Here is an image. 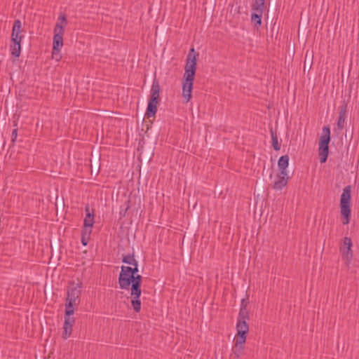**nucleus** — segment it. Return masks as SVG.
Listing matches in <instances>:
<instances>
[{
  "instance_id": "nucleus-1",
  "label": "nucleus",
  "mask_w": 359,
  "mask_h": 359,
  "mask_svg": "<svg viewBox=\"0 0 359 359\" xmlns=\"http://www.w3.org/2000/svg\"><path fill=\"white\" fill-rule=\"evenodd\" d=\"M194 51V49L191 48V52L187 55L184 68L185 72L183 76L182 97L186 103L189 102L192 97L191 93L196 71V59L195 55H191V52Z\"/></svg>"
},
{
  "instance_id": "nucleus-2",
  "label": "nucleus",
  "mask_w": 359,
  "mask_h": 359,
  "mask_svg": "<svg viewBox=\"0 0 359 359\" xmlns=\"http://www.w3.org/2000/svg\"><path fill=\"white\" fill-rule=\"evenodd\" d=\"M351 188L346 186L344 188L340 198V212L344 224H348L351 218Z\"/></svg>"
},
{
  "instance_id": "nucleus-3",
  "label": "nucleus",
  "mask_w": 359,
  "mask_h": 359,
  "mask_svg": "<svg viewBox=\"0 0 359 359\" xmlns=\"http://www.w3.org/2000/svg\"><path fill=\"white\" fill-rule=\"evenodd\" d=\"M266 8V0H252L250 5V20L256 28L261 26L262 15Z\"/></svg>"
},
{
  "instance_id": "nucleus-4",
  "label": "nucleus",
  "mask_w": 359,
  "mask_h": 359,
  "mask_svg": "<svg viewBox=\"0 0 359 359\" xmlns=\"http://www.w3.org/2000/svg\"><path fill=\"white\" fill-rule=\"evenodd\" d=\"M53 31L52 57L59 61L61 59L60 53L63 46L64 26L60 23H56Z\"/></svg>"
},
{
  "instance_id": "nucleus-5",
  "label": "nucleus",
  "mask_w": 359,
  "mask_h": 359,
  "mask_svg": "<svg viewBox=\"0 0 359 359\" xmlns=\"http://www.w3.org/2000/svg\"><path fill=\"white\" fill-rule=\"evenodd\" d=\"M330 141V130L328 126L323 128V135L320 138L318 155L320 162L323 163L326 162L329 152V142Z\"/></svg>"
},
{
  "instance_id": "nucleus-6",
  "label": "nucleus",
  "mask_w": 359,
  "mask_h": 359,
  "mask_svg": "<svg viewBox=\"0 0 359 359\" xmlns=\"http://www.w3.org/2000/svg\"><path fill=\"white\" fill-rule=\"evenodd\" d=\"M81 294V291L80 284H77L76 286L68 290L65 303L66 311H74V307L77 306L79 304Z\"/></svg>"
},
{
  "instance_id": "nucleus-7",
  "label": "nucleus",
  "mask_w": 359,
  "mask_h": 359,
  "mask_svg": "<svg viewBox=\"0 0 359 359\" xmlns=\"http://www.w3.org/2000/svg\"><path fill=\"white\" fill-rule=\"evenodd\" d=\"M74 313V310H65L62 333V337L65 339L69 338L72 334V327L75 323V318L72 316Z\"/></svg>"
},
{
  "instance_id": "nucleus-8",
  "label": "nucleus",
  "mask_w": 359,
  "mask_h": 359,
  "mask_svg": "<svg viewBox=\"0 0 359 359\" xmlns=\"http://www.w3.org/2000/svg\"><path fill=\"white\" fill-rule=\"evenodd\" d=\"M352 241L348 237H345L343 240V245L340 247L339 250L341 253L342 259L349 263L353 258Z\"/></svg>"
},
{
  "instance_id": "nucleus-9",
  "label": "nucleus",
  "mask_w": 359,
  "mask_h": 359,
  "mask_svg": "<svg viewBox=\"0 0 359 359\" xmlns=\"http://www.w3.org/2000/svg\"><path fill=\"white\" fill-rule=\"evenodd\" d=\"M236 328L237 332L234 339L246 341L247 334L249 332V326L247 322L237 320Z\"/></svg>"
},
{
  "instance_id": "nucleus-10",
  "label": "nucleus",
  "mask_w": 359,
  "mask_h": 359,
  "mask_svg": "<svg viewBox=\"0 0 359 359\" xmlns=\"http://www.w3.org/2000/svg\"><path fill=\"white\" fill-rule=\"evenodd\" d=\"M22 32L21 21L20 20H15L12 27L11 42L21 43L23 38V36L21 34Z\"/></svg>"
},
{
  "instance_id": "nucleus-11",
  "label": "nucleus",
  "mask_w": 359,
  "mask_h": 359,
  "mask_svg": "<svg viewBox=\"0 0 359 359\" xmlns=\"http://www.w3.org/2000/svg\"><path fill=\"white\" fill-rule=\"evenodd\" d=\"M245 341H242L236 339H234V345L231 349L232 353L231 355V359L240 358V357L243 354Z\"/></svg>"
},
{
  "instance_id": "nucleus-12",
  "label": "nucleus",
  "mask_w": 359,
  "mask_h": 359,
  "mask_svg": "<svg viewBox=\"0 0 359 359\" xmlns=\"http://www.w3.org/2000/svg\"><path fill=\"white\" fill-rule=\"evenodd\" d=\"M288 179L287 173L280 172L277 175V180L273 182L272 188L276 191L282 190L287 184Z\"/></svg>"
},
{
  "instance_id": "nucleus-13",
  "label": "nucleus",
  "mask_w": 359,
  "mask_h": 359,
  "mask_svg": "<svg viewBox=\"0 0 359 359\" xmlns=\"http://www.w3.org/2000/svg\"><path fill=\"white\" fill-rule=\"evenodd\" d=\"M132 275L121 271L118 276V285L121 289L128 290L132 282Z\"/></svg>"
},
{
  "instance_id": "nucleus-14",
  "label": "nucleus",
  "mask_w": 359,
  "mask_h": 359,
  "mask_svg": "<svg viewBox=\"0 0 359 359\" xmlns=\"http://www.w3.org/2000/svg\"><path fill=\"white\" fill-rule=\"evenodd\" d=\"M142 291H138L137 292L130 291V295H131V305L133 307V309L135 312L139 313L141 310V301H140V296H141Z\"/></svg>"
},
{
  "instance_id": "nucleus-15",
  "label": "nucleus",
  "mask_w": 359,
  "mask_h": 359,
  "mask_svg": "<svg viewBox=\"0 0 359 359\" xmlns=\"http://www.w3.org/2000/svg\"><path fill=\"white\" fill-rule=\"evenodd\" d=\"M160 90H161V87H160L158 81L157 80L154 79L153 81L151 88V95H150L149 100L157 101L158 102H159Z\"/></svg>"
},
{
  "instance_id": "nucleus-16",
  "label": "nucleus",
  "mask_w": 359,
  "mask_h": 359,
  "mask_svg": "<svg viewBox=\"0 0 359 359\" xmlns=\"http://www.w3.org/2000/svg\"><path fill=\"white\" fill-rule=\"evenodd\" d=\"M346 104H344L341 107L337 121V127L339 129H343L345 127L346 118Z\"/></svg>"
},
{
  "instance_id": "nucleus-17",
  "label": "nucleus",
  "mask_w": 359,
  "mask_h": 359,
  "mask_svg": "<svg viewBox=\"0 0 359 359\" xmlns=\"http://www.w3.org/2000/svg\"><path fill=\"white\" fill-rule=\"evenodd\" d=\"M142 276L140 275H134L132 276V282H131V288L130 290L134 292H137L141 290V284H142Z\"/></svg>"
},
{
  "instance_id": "nucleus-18",
  "label": "nucleus",
  "mask_w": 359,
  "mask_h": 359,
  "mask_svg": "<svg viewBox=\"0 0 359 359\" xmlns=\"http://www.w3.org/2000/svg\"><path fill=\"white\" fill-rule=\"evenodd\" d=\"M85 210L86 215L83 221V226L92 228L94 224V214L90 212V208L88 205L86 206Z\"/></svg>"
},
{
  "instance_id": "nucleus-19",
  "label": "nucleus",
  "mask_w": 359,
  "mask_h": 359,
  "mask_svg": "<svg viewBox=\"0 0 359 359\" xmlns=\"http://www.w3.org/2000/svg\"><path fill=\"white\" fill-rule=\"evenodd\" d=\"M158 102L157 101H151L149 100L148 105L147 107L145 115L149 118L154 116L157 111V104Z\"/></svg>"
},
{
  "instance_id": "nucleus-20",
  "label": "nucleus",
  "mask_w": 359,
  "mask_h": 359,
  "mask_svg": "<svg viewBox=\"0 0 359 359\" xmlns=\"http://www.w3.org/2000/svg\"><path fill=\"white\" fill-rule=\"evenodd\" d=\"M289 164V156L287 155H284L280 157L278 161V166L280 169V172H283L284 173H287L286 168H287Z\"/></svg>"
},
{
  "instance_id": "nucleus-21",
  "label": "nucleus",
  "mask_w": 359,
  "mask_h": 359,
  "mask_svg": "<svg viewBox=\"0 0 359 359\" xmlns=\"http://www.w3.org/2000/svg\"><path fill=\"white\" fill-rule=\"evenodd\" d=\"M21 43L11 42L10 50L12 56L15 58L20 57L21 53Z\"/></svg>"
},
{
  "instance_id": "nucleus-22",
  "label": "nucleus",
  "mask_w": 359,
  "mask_h": 359,
  "mask_svg": "<svg viewBox=\"0 0 359 359\" xmlns=\"http://www.w3.org/2000/svg\"><path fill=\"white\" fill-rule=\"evenodd\" d=\"M249 319V313L247 309L243 308L240 309L237 320L241 321H245L247 322V320Z\"/></svg>"
},
{
  "instance_id": "nucleus-23",
  "label": "nucleus",
  "mask_w": 359,
  "mask_h": 359,
  "mask_svg": "<svg viewBox=\"0 0 359 359\" xmlns=\"http://www.w3.org/2000/svg\"><path fill=\"white\" fill-rule=\"evenodd\" d=\"M271 142H272V146L273 148L276 151H278L280 149V144L278 142V138L277 135L271 130Z\"/></svg>"
},
{
  "instance_id": "nucleus-24",
  "label": "nucleus",
  "mask_w": 359,
  "mask_h": 359,
  "mask_svg": "<svg viewBox=\"0 0 359 359\" xmlns=\"http://www.w3.org/2000/svg\"><path fill=\"white\" fill-rule=\"evenodd\" d=\"M122 262L123 263H126V264L131 265V266L132 265H136V263H137V262L135 259V257H134L133 254V255L128 254V255H125L123 257Z\"/></svg>"
},
{
  "instance_id": "nucleus-25",
  "label": "nucleus",
  "mask_w": 359,
  "mask_h": 359,
  "mask_svg": "<svg viewBox=\"0 0 359 359\" xmlns=\"http://www.w3.org/2000/svg\"><path fill=\"white\" fill-rule=\"evenodd\" d=\"M92 232V228L83 226L81 236L90 238Z\"/></svg>"
},
{
  "instance_id": "nucleus-26",
  "label": "nucleus",
  "mask_w": 359,
  "mask_h": 359,
  "mask_svg": "<svg viewBox=\"0 0 359 359\" xmlns=\"http://www.w3.org/2000/svg\"><path fill=\"white\" fill-rule=\"evenodd\" d=\"M59 22L60 25H63L64 27L67 25V19L65 15H60L58 18Z\"/></svg>"
},
{
  "instance_id": "nucleus-27",
  "label": "nucleus",
  "mask_w": 359,
  "mask_h": 359,
  "mask_svg": "<svg viewBox=\"0 0 359 359\" xmlns=\"http://www.w3.org/2000/svg\"><path fill=\"white\" fill-rule=\"evenodd\" d=\"M17 137H18V128H15L12 131V135H11L12 142L14 143L16 141Z\"/></svg>"
},
{
  "instance_id": "nucleus-28",
  "label": "nucleus",
  "mask_w": 359,
  "mask_h": 359,
  "mask_svg": "<svg viewBox=\"0 0 359 359\" xmlns=\"http://www.w3.org/2000/svg\"><path fill=\"white\" fill-rule=\"evenodd\" d=\"M121 271H123L124 273L126 272L127 273L131 274L132 266H122L121 268Z\"/></svg>"
},
{
  "instance_id": "nucleus-29",
  "label": "nucleus",
  "mask_w": 359,
  "mask_h": 359,
  "mask_svg": "<svg viewBox=\"0 0 359 359\" xmlns=\"http://www.w3.org/2000/svg\"><path fill=\"white\" fill-rule=\"evenodd\" d=\"M138 272V263H136V265H132V273L131 275L134 276Z\"/></svg>"
},
{
  "instance_id": "nucleus-30",
  "label": "nucleus",
  "mask_w": 359,
  "mask_h": 359,
  "mask_svg": "<svg viewBox=\"0 0 359 359\" xmlns=\"http://www.w3.org/2000/svg\"><path fill=\"white\" fill-rule=\"evenodd\" d=\"M89 240L90 238L81 236V243L84 246L88 245Z\"/></svg>"
},
{
  "instance_id": "nucleus-31",
  "label": "nucleus",
  "mask_w": 359,
  "mask_h": 359,
  "mask_svg": "<svg viewBox=\"0 0 359 359\" xmlns=\"http://www.w3.org/2000/svg\"><path fill=\"white\" fill-rule=\"evenodd\" d=\"M248 302L245 299H242L240 309H247Z\"/></svg>"
},
{
  "instance_id": "nucleus-32",
  "label": "nucleus",
  "mask_w": 359,
  "mask_h": 359,
  "mask_svg": "<svg viewBox=\"0 0 359 359\" xmlns=\"http://www.w3.org/2000/svg\"><path fill=\"white\" fill-rule=\"evenodd\" d=\"M130 208V201H127V206L126 208V212Z\"/></svg>"
},
{
  "instance_id": "nucleus-33",
  "label": "nucleus",
  "mask_w": 359,
  "mask_h": 359,
  "mask_svg": "<svg viewBox=\"0 0 359 359\" xmlns=\"http://www.w3.org/2000/svg\"><path fill=\"white\" fill-rule=\"evenodd\" d=\"M235 11H236V12H237V13H238V14H239V13H240V7H239V6H238V7H236V8H235Z\"/></svg>"
}]
</instances>
